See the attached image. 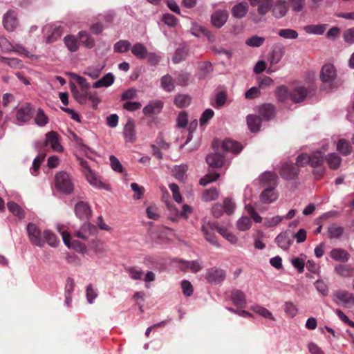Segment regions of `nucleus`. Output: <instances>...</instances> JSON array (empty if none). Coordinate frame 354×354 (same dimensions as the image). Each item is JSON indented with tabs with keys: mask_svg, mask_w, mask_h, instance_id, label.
Instances as JSON below:
<instances>
[{
	"mask_svg": "<svg viewBox=\"0 0 354 354\" xmlns=\"http://www.w3.org/2000/svg\"><path fill=\"white\" fill-rule=\"evenodd\" d=\"M212 147L214 151L206 157V162L212 168H219L223 166L225 152L239 153L243 149L240 143L232 140H225L223 142L214 140L212 142Z\"/></svg>",
	"mask_w": 354,
	"mask_h": 354,
	"instance_id": "f257e3e1",
	"label": "nucleus"
},
{
	"mask_svg": "<svg viewBox=\"0 0 354 354\" xmlns=\"http://www.w3.org/2000/svg\"><path fill=\"white\" fill-rule=\"evenodd\" d=\"M55 186L59 191L65 194H70L74 189L72 178L66 171H60L56 174Z\"/></svg>",
	"mask_w": 354,
	"mask_h": 354,
	"instance_id": "f03ea898",
	"label": "nucleus"
},
{
	"mask_svg": "<svg viewBox=\"0 0 354 354\" xmlns=\"http://www.w3.org/2000/svg\"><path fill=\"white\" fill-rule=\"evenodd\" d=\"M15 118L19 124L29 122L33 116L34 106L28 102H25L16 108Z\"/></svg>",
	"mask_w": 354,
	"mask_h": 354,
	"instance_id": "7ed1b4c3",
	"label": "nucleus"
},
{
	"mask_svg": "<svg viewBox=\"0 0 354 354\" xmlns=\"http://www.w3.org/2000/svg\"><path fill=\"white\" fill-rule=\"evenodd\" d=\"M46 138L45 141L43 142H38L35 145V147L37 149H39L41 147H45L48 145H50V147L53 150L61 152L63 150L62 146L60 145L59 138L60 136L55 131H50L46 135Z\"/></svg>",
	"mask_w": 354,
	"mask_h": 354,
	"instance_id": "20e7f679",
	"label": "nucleus"
},
{
	"mask_svg": "<svg viewBox=\"0 0 354 354\" xmlns=\"http://www.w3.org/2000/svg\"><path fill=\"white\" fill-rule=\"evenodd\" d=\"M205 278L207 283L217 285L225 279L226 271L218 267H212L207 269Z\"/></svg>",
	"mask_w": 354,
	"mask_h": 354,
	"instance_id": "39448f33",
	"label": "nucleus"
},
{
	"mask_svg": "<svg viewBox=\"0 0 354 354\" xmlns=\"http://www.w3.org/2000/svg\"><path fill=\"white\" fill-rule=\"evenodd\" d=\"M333 301L337 305H342L345 308L354 306V295L348 291L338 290L333 292Z\"/></svg>",
	"mask_w": 354,
	"mask_h": 354,
	"instance_id": "423d86ee",
	"label": "nucleus"
},
{
	"mask_svg": "<svg viewBox=\"0 0 354 354\" xmlns=\"http://www.w3.org/2000/svg\"><path fill=\"white\" fill-rule=\"evenodd\" d=\"M299 173V169L293 163L285 162L282 164L279 174L286 180H293L296 178Z\"/></svg>",
	"mask_w": 354,
	"mask_h": 354,
	"instance_id": "0eeeda50",
	"label": "nucleus"
},
{
	"mask_svg": "<svg viewBox=\"0 0 354 354\" xmlns=\"http://www.w3.org/2000/svg\"><path fill=\"white\" fill-rule=\"evenodd\" d=\"M27 232L28 237L32 244L36 245L38 247H43L44 245V241L41 236V230L34 223H29L27 226Z\"/></svg>",
	"mask_w": 354,
	"mask_h": 354,
	"instance_id": "6e6552de",
	"label": "nucleus"
},
{
	"mask_svg": "<svg viewBox=\"0 0 354 354\" xmlns=\"http://www.w3.org/2000/svg\"><path fill=\"white\" fill-rule=\"evenodd\" d=\"M75 213L81 220H89L92 215V210L87 202L79 201L75 205Z\"/></svg>",
	"mask_w": 354,
	"mask_h": 354,
	"instance_id": "1a4fd4ad",
	"label": "nucleus"
},
{
	"mask_svg": "<svg viewBox=\"0 0 354 354\" xmlns=\"http://www.w3.org/2000/svg\"><path fill=\"white\" fill-rule=\"evenodd\" d=\"M337 77V71L335 66L331 64H324L320 72V79L326 84L332 83Z\"/></svg>",
	"mask_w": 354,
	"mask_h": 354,
	"instance_id": "9d476101",
	"label": "nucleus"
},
{
	"mask_svg": "<svg viewBox=\"0 0 354 354\" xmlns=\"http://www.w3.org/2000/svg\"><path fill=\"white\" fill-rule=\"evenodd\" d=\"M97 232V227L90 223H84L81 228L75 232V236L83 240H87L91 235Z\"/></svg>",
	"mask_w": 354,
	"mask_h": 354,
	"instance_id": "9b49d317",
	"label": "nucleus"
},
{
	"mask_svg": "<svg viewBox=\"0 0 354 354\" xmlns=\"http://www.w3.org/2000/svg\"><path fill=\"white\" fill-rule=\"evenodd\" d=\"M308 94V89L304 86H296L290 91L289 98L295 103L304 101Z\"/></svg>",
	"mask_w": 354,
	"mask_h": 354,
	"instance_id": "f8f14e48",
	"label": "nucleus"
},
{
	"mask_svg": "<svg viewBox=\"0 0 354 354\" xmlns=\"http://www.w3.org/2000/svg\"><path fill=\"white\" fill-rule=\"evenodd\" d=\"M288 8L287 0H277L272 10V15L277 19L282 18L287 13Z\"/></svg>",
	"mask_w": 354,
	"mask_h": 354,
	"instance_id": "ddd939ff",
	"label": "nucleus"
},
{
	"mask_svg": "<svg viewBox=\"0 0 354 354\" xmlns=\"http://www.w3.org/2000/svg\"><path fill=\"white\" fill-rule=\"evenodd\" d=\"M214 71L213 66L209 62H201L198 65L197 77L199 80L209 78Z\"/></svg>",
	"mask_w": 354,
	"mask_h": 354,
	"instance_id": "4468645a",
	"label": "nucleus"
},
{
	"mask_svg": "<svg viewBox=\"0 0 354 354\" xmlns=\"http://www.w3.org/2000/svg\"><path fill=\"white\" fill-rule=\"evenodd\" d=\"M3 27L8 31H13L17 26L16 12L13 10H8L3 17Z\"/></svg>",
	"mask_w": 354,
	"mask_h": 354,
	"instance_id": "2eb2a0df",
	"label": "nucleus"
},
{
	"mask_svg": "<svg viewBox=\"0 0 354 354\" xmlns=\"http://www.w3.org/2000/svg\"><path fill=\"white\" fill-rule=\"evenodd\" d=\"M227 18L228 13L227 11L218 10L212 15L211 21L214 26L220 28L225 24Z\"/></svg>",
	"mask_w": 354,
	"mask_h": 354,
	"instance_id": "dca6fc26",
	"label": "nucleus"
},
{
	"mask_svg": "<svg viewBox=\"0 0 354 354\" xmlns=\"http://www.w3.org/2000/svg\"><path fill=\"white\" fill-rule=\"evenodd\" d=\"M124 138L126 142H133L136 140L134 121L129 118L124 128Z\"/></svg>",
	"mask_w": 354,
	"mask_h": 354,
	"instance_id": "f3484780",
	"label": "nucleus"
},
{
	"mask_svg": "<svg viewBox=\"0 0 354 354\" xmlns=\"http://www.w3.org/2000/svg\"><path fill=\"white\" fill-rule=\"evenodd\" d=\"M277 245L284 250H287L293 243V239L290 235V232H284L280 233L275 239Z\"/></svg>",
	"mask_w": 354,
	"mask_h": 354,
	"instance_id": "a211bd4d",
	"label": "nucleus"
},
{
	"mask_svg": "<svg viewBox=\"0 0 354 354\" xmlns=\"http://www.w3.org/2000/svg\"><path fill=\"white\" fill-rule=\"evenodd\" d=\"M276 108L272 104H263L259 106L258 112L259 115L265 120H270L275 115Z\"/></svg>",
	"mask_w": 354,
	"mask_h": 354,
	"instance_id": "6ab92c4d",
	"label": "nucleus"
},
{
	"mask_svg": "<svg viewBox=\"0 0 354 354\" xmlns=\"http://www.w3.org/2000/svg\"><path fill=\"white\" fill-rule=\"evenodd\" d=\"M278 176L272 171H266L260 176L262 184L268 186L269 188H275L277 185Z\"/></svg>",
	"mask_w": 354,
	"mask_h": 354,
	"instance_id": "aec40b11",
	"label": "nucleus"
},
{
	"mask_svg": "<svg viewBox=\"0 0 354 354\" xmlns=\"http://www.w3.org/2000/svg\"><path fill=\"white\" fill-rule=\"evenodd\" d=\"M203 266L198 261H184L181 260L179 262V268L182 271H187L190 270L192 272L196 273L202 269Z\"/></svg>",
	"mask_w": 354,
	"mask_h": 354,
	"instance_id": "412c9836",
	"label": "nucleus"
},
{
	"mask_svg": "<svg viewBox=\"0 0 354 354\" xmlns=\"http://www.w3.org/2000/svg\"><path fill=\"white\" fill-rule=\"evenodd\" d=\"M231 299L234 306L239 308H245L246 306V297L243 292L240 290H233L231 292Z\"/></svg>",
	"mask_w": 354,
	"mask_h": 354,
	"instance_id": "4be33fe9",
	"label": "nucleus"
},
{
	"mask_svg": "<svg viewBox=\"0 0 354 354\" xmlns=\"http://www.w3.org/2000/svg\"><path fill=\"white\" fill-rule=\"evenodd\" d=\"M284 47L281 46H276L270 52L268 57V61L271 64H277L281 61L283 56L284 55Z\"/></svg>",
	"mask_w": 354,
	"mask_h": 354,
	"instance_id": "5701e85b",
	"label": "nucleus"
},
{
	"mask_svg": "<svg viewBox=\"0 0 354 354\" xmlns=\"http://www.w3.org/2000/svg\"><path fill=\"white\" fill-rule=\"evenodd\" d=\"M163 107V103L161 101H154L143 108L142 112L145 115H151L158 114Z\"/></svg>",
	"mask_w": 354,
	"mask_h": 354,
	"instance_id": "b1692460",
	"label": "nucleus"
},
{
	"mask_svg": "<svg viewBox=\"0 0 354 354\" xmlns=\"http://www.w3.org/2000/svg\"><path fill=\"white\" fill-rule=\"evenodd\" d=\"M247 124L252 132H258L261 125V118L256 115H249L247 117Z\"/></svg>",
	"mask_w": 354,
	"mask_h": 354,
	"instance_id": "393cba45",
	"label": "nucleus"
},
{
	"mask_svg": "<svg viewBox=\"0 0 354 354\" xmlns=\"http://www.w3.org/2000/svg\"><path fill=\"white\" fill-rule=\"evenodd\" d=\"M248 11V5L246 2H241L235 5L232 9V15L237 19L243 18Z\"/></svg>",
	"mask_w": 354,
	"mask_h": 354,
	"instance_id": "a878e982",
	"label": "nucleus"
},
{
	"mask_svg": "<svg viewBox=\"0 0 354 354\" xmlns=\"http://www.w3.org/2000/svg\"><path fill=\"white\" fill-rule=\"evenodd\" d=\"M160 86L167 92H172L175 88V80L169 74L163 75L160 79Z\"/></svg>",
	"mask_w": 354,
	"mask_h": 354,
	"instance_id": "bb28decb",
	"label": "nucleus"
},
{
	"mask_svg": "<svg viewBox=\"0 0 354 354\" xmlns=\"http://www.w3.org/2000/svg\"><path fill=\"white\" fill-rule=\"evenodd\" d=\"M191 32L196 37L204 35L207 37L210 41H213L214 40V36L211 33V32L199 25H194L191 28Z\"/></svg>",
	"mask_w": 354,
	"mask_h": 354,
	"instance_id": "cd10ccee",
	"label": "nucleus"
},
{
	"mask_svg": "<svg viewBox=\"0 0 354 354\" xmlns=\"http://www.w3.org/2000/svg\"><path fill=\"white\" fill-rule=\"evenodd\" d=\"M115 77L111 73L106 74L103 77L94 82L93 88H97L100 87H108L114 82Z\"/></svg>",
	"mask_w": 354,
	"mask_h": 354,
	"instance_id": "c85d7f7f",
	"label": "nucleus"
},
{
	"mask_svg": "<svg viewBox=\"0 0 354 354\" xmlns=\"http://www.w3.org/2000/svg\"><path fill=\"white\" fill-rule=\"evenodd\" d=\"M210 222L207 223L206 224H203L202 225L201 230L204 234L205 239L212 244L214 246L219 247V244L216 240V237L214 234L212 232L214 230H211L209 227Z\"/></svg>",
	"mask_w": 354,
	"mask_h": 354,
	"instance_id": "c756f323",
	"label": "nucleus"
},
{
	"mask_svg": "<svg viewBox=\"0 0 354 354\" xmlns=\"http://www.w3.org/2000/svg\"><path fill=\"white\" fill-rule=\"evenodd\" d=\"M131 53L138 59H146V56L147 55V49L146 46H145L141 43L135 44L131 48Z\"/></svg>",
	"mask_w": 354,
	"mask_h": 354,
	"instance_id": "7c9ffc66",
	"label": "nucleus"
},
{
	"mask_svg": "<svg viewBox=\"0 0 354 354\" xmlns=\"http://www.w3.org/2000/svg\"><path fill=\"white\" fill-rule=\"evenodd\" d=\"M71 93L73 96V97L80 104H85L87 100L88 97V91L86 90H82L81 91L78 90L77 88L75 86V85L73 84L71 86Z\"/></svg>",
	"mask_w": 354,
	"mask_h": 354,
	"instance_id": "2f4dec72",
	"label": "nucleus"
},
{
	"mask_svg": "<svg viewBox=\"0 0 354 354\" xmlns=\"http://www.w3.org/2000/svg\"><path fill=\"white\" fill-rule=\"evenodd\" d=\"M337 150L342 156H346L351 153L353 148L349 141L342 138L339 140L337 143Z\"/></svg>",
	"mask_w": 354,
	"mask_h": 354,
	"instance_id": "473e14b6",
	"label": "nucleus"
},
{
	"mask_svg": "<svg viewBox=\"0 0 354 354\" xmlns=\"http://www.w3.org/2000/svg\"><path fill=\"white\" fill-rule=\"evenodd\" d=\"M330 256L335 261L341 262H346L349 259V254L344 250L335 248L331 250Z\"/></svg>",
	"mask_w": 354,
	"mask_h": 354,
	"instance_id": "72a5a7b5",
	"label": "nucleus"
},
{
	"mask_svg": "<svg viewBox=\"0 0 354 354\" xmlns=\"http://www.w3.org/2000/svg\"><path fill=\"white\" fill-rule=\"evenodd\" d=\"M274 188H266L262 192L260 198L263 203H270L274 202L277 198V195L274 192Z\"/></svg>",
	"mask_w": 354,
	"mask_h": 354,
	"instance_id": "f704fd0d",
	"label": "nucleus"
},
{
	"mask_svg": "<svg viewBox=\"0 0 354 354\" xmlns=\"http://www.w3.org/2000/svg\"><path fill=\"white\" fill-rule=\"evenodd\" d=\"M189 50L186 46H182L178 48L172 57V62L174 64H178L187 58L188 55Z\"/></svg>",
	"mask_w": 354,
	"mask_h": 354,
	"instance_id": "c9c22d12",
	"label": "nucleus"
},
{
	"mask_svg": "<svg viewBox=\"0 0 354 354\" xmlns=\"http://www.w3.org/2000/svg\"><path fill=\"white\" fill-rule=\"evenodd\" d=\"M336 273L342 277H348L354 274V268L349 265L339 264L335 267Z\"/></svg>",
	"mask_w": 354,
	"mask_h": 354,
	"instance_id": "e433bc0d",
	"label": "nucleus"
},
{
	"mask_svg": "<svg viewBox=\"0 0 354 354\" xmlns=\"http://www.w3.org/2000/svg\"><path fill=\"white\" fill-rule=\"evenodd\" d=\"M78 36L81 43L88 48H92L95 46V39L86 31H80Z\"/></svg>",
	"mask_w": 354,
	"mask_h": 354,
	"instance_id": "4c0bfd02",
	"label": "nucleus"
},
{
	"mask_svg": "<svg viewBox=\"0 0 354 354\" xmlns=\"http://www.w3.org/2000/svg\"><path fill=\"white\" fill-rule=\"evenodd\" d=\"M326 160L332 169H337L342 162V158L335 153H328L326 156Z\"/></svg>",
	"mask_w": 354,
	"mask_h": 354,
	"instance_id": "58836bf2",
	"label": "nucleus"
},
{
	"mask_svg": "<svg viewBox=\"0 0 354 354\" xmlns=\"http://www.w3.org/2000/svg\"><path fill=\"white\" fill-rule=\"evenodd\" d=\"M64 41L69 51L73 53L79 49L78 41L73 35H66L64 39Z\"/></svg>",
	"mask_w": 354,
	"mask_h": 354,
	"instance_id": "ea45409f",
	"label": "nucleus"
},
{
	"mask_svg": "<svg viewBox=\"0 0 354 354\" xmlns=\"http://www.w3.org/2000/svg\"><path fill=\"white\" fill-rule=\"evenodd\" d=\"M326 26V24L308 25L304 27V30L308 34L322 35Z\"/></svg>",
	"mask_w": 354,
	"mask_h": 354,
	"instance_id": "a19ab883",
	"label": "nucleus"
},
{
	"mask_svg": "<svg viewBox=\"0 0 354 354\" xmlns=\"http://www.w3.org/2000/svg\"><path fill=\"white\" fill-rule=\"evenodd\" d=\"M324 161V153L321 151H317L309 156V165L313 167H319Z\"/></svg>",
	"mask_w": 354,
	"mask_h": 354,
	"instance_id": "79ce46f5",
	"label": "nucleus"
},
{
	"mask_svg": "<svg viewBox=\"0 0 354 354\" xmlns=\"http://www.w3.org/2000/svg\"><path fill=\"white\" fill-rule=\"evenodd\" d=\"M84 174L90 184L95 187L108 189L106 186L96 178L95 174L91 170L84 173Z\"/></svg>",
	"mask_w": 354,
	"mask_h": 354,
	"instance_id": "37998d69",
	"label": "nucleus"
},
{
	"mask_svg": "<svg viewBox=\"0 0 354 354\" xmlns=\"http://www.w3.org/2000/svg\"><path fill=\"white\" fill-rule=\"evenodd\" d=\"M131 44L127 40H120L114 44V51L119 53L127 52L131 48Z\"/></svg>",
	"mask_w": 354,
	"mask_h": 354,
	"instance_id": "c03bdc74",
	"label": "nucleus"
},
{
	"mask_svg": "<svg viewBox=\"0 0 354 354\" xmlns=\"http://www.w3.org/2000/svg\"><path fill=\"white\" fill-rule=\"evenodd\" d=\"M190 102L191 97L187 95L178 94L174 99V104L180 108L189 106Z\"/></svg>",
	"mask_w": 354,
	"mask_h": 354,
	"instance_id": "a18cd8bd",
	"label": "nucleus"
},
{
	"mask_svg": "<svg viewBox=\"0 0 354 354\" xmlns=\"http://www.w3.org/2000/svg\"><path fill=\"white\" fill-rule=\"evenodd\" d=\"M34 120L36 124L39 127H44L46 124H47L49 122L48 116L45 114L44 111L41 109H39L37 110Z\"/></svg>",
	"mask_w": 354,
	"mask_h": 354,
	"instance_id": "49530a36",
	"label": "nucleus"
},
{
	"mask_svg": "<svg viewBox=\"0 0 354 354\" xmlns=\"http://www.w3.org/2000/svg\"><path fill=\"white\" fill-rule=\"evenodd\" d=\"M328 232L330 239L339 238L343 234L344 229L337 224H332L328 227Z\"/></svg>",
	"mask_w": 354,
	"mask_h": 354,
	"instance_id": "de8ad7c7",
	"label": "nucleus"
},
{
	"mask_svg": "<svg viewBox=\"0 0 354 354\" xmlns=\"http://www.w3.org/2000/svg\"><path fill=\"white\" fill-rule=\"evenodd\" d=\"M7 207L9 211L13 214L16 215L20 218H24V211L18 204L13 201H10L7 203Z\"/></svg>",
	"mask_w": 354,
	"mask_h": 354,
	"instance_id": "09e8293b",
	"label": "nucleus"
},
{
	"mask_svg": "<svg viewBox=\"0 0 354 354\" xmlns=\"http://www.w3.org/2000/svg\"><path fill=\"white\" fill-rule=\"evenodd\" d=\"M191 74L187 72H182L177 75L176 84L185 86L188 85L191 80Z\"/></svg>",
	"mask_w": 354,
	"mask_h": 354,
	"instance_id": "8fccbe9b",
	"label": "nucleus"
},
{
	"mask_svg": "<svg viewBox=\"0 0 354 354\" xmlns=\"http://www.w3.org/2000/svg\"><path fill=\"white\" fill-rule=\"evenodd\" d=\"M265 41V38L263 37H259L257 35H254L250 38H248L245 41V44L252 47H259L263 45Z\"/></svg>",
	"mask_w": 354,
	"mask_h": 354,
	"instance_id": "3c124183",
	"label": "nucleus"
},
{
	"mask_svg": "<svg viewBox=\"0 0 354 354\" xmlns=\"http://www.w3.org/2000/svg\"><path fill=\"white\" fill-rule=\"evenodd\" d=\"M290 91L286 86H281L276 90V95L280 102H284L286 99L289 98Z\"/></svg>",
	"mask_w": 354,
	"mask_h": 354,
	"instance_id": "603ef678",
	"label": "nucleus"
},
{
	"mask_svg": "<svg viewBox=\"0 0 354 354\" xmlns=\"http://www.w3.org/2000/svg\"><path fill=\"white\" fill-rule=\"evenodd\" d=\"M44 236L48 245L53 247H56L59 243L57 237L54 233L50 230H44Z\"/></svg>",
	"mask_w": 354,
	"mask_h": 354,
	"instance_id": "864d4df0",
	"label": "nucleus"
},
{
	"mask_svg": "<svg viewBox=\"0 0 354 354\" xmlns=\"http://www.w3.org/2000/svg\"><path fill=\"white\" fill-rule=\"evenodd\" d=\"M251 225L252 221L250 218L247 216H243L237 221V227L241 231L248 230L250 228Z\"/></svg>",
	"mask_w": 354,
	"mask_h": 354,
	"instance_id": "5fc2aeb1",
	"label": "nucleus"
},
{
	"mask_svg": "<svg viewBox=\"0 0 354 354\" xmlns=\"http://www.w3.org/2000/svg\"><path fill=\"white\" fill-rule=\"evenodd\" d=\"M272 5V0H262L257 8L258 13L261 15H265L270 10Z\"/></svg>",
	"mask_w": 354,
	"mask_h": 354,
	"instance_id": "6e6d98bb",
	"label": "nucleus"
},
{
	"mask_svg": "<svg viewBox=\"0 0 354 354\" xmlns=\"http://www.w3.org/2000/svg\"><path fill=\"white\" fill-rule=\"evenodd\" d=\"M46 155L44 153H40L37 158H35L32 162V167L30 169L31 174L34 176L37 175V173L40 167L42 161L44 160Z\"/></svg>",
	"mask_w": 354,
	"mask_h": 354,
	"instance_id": "4d7b16f0",
	"label": "nucleus"
},
{
	"mask_svg": "<svg viewBox=\"0 0 354 354\" xmlns=\"http://www.w3.org/2000/svg\"><path fill=\"white\" fill-rule=\"evenodd\" d=\"M125 270L129 274V277L134 280L140 279L143 275V272L135 267L126 268Z\"/></svg>",
	"mask_w": 354,
	"mask_h": 354,
	"instance_id": "13d9d810",
	"label": "nucleus"
},
{
	"mask_svg": "<svg viewBox=\"0 0 354 354\" xmlns=\"http://www.w3.org/2000/svg\"><path fill=\"white\" fill-rule=\"evenodd\" d=\"M279 35L286 39H296L298 37V33L296 30L292 29H281L279 32Z\"/></svg>",
	"mask_w": 354,
	"mask_h": 354,
	"instance_id": "bf43d9fd",
	"label": "nucleus"
},
{
	"mask_svg": "<svg viewBox=\"0 0 354 354\" xmlns=\"http://www.w3.org/2000/svg\"><path fill=\"white\" fill-rule=\"evenodd\" d=\"M219 174L213 172L206 174L204 177L201 178L200 184L205 186L207 184L216 180L219 177Z\"/></svg>",
	"mask_w": 354,
	"mask_h": 354,
	"instance_id": "052dcab7",
	"label": "nucleus"
},
{
	"mask_svg": "<svg viewBox=\"0 0 354 354\" xmlns=\"http://www.w3.org/2000/svg\"><path fill=\"white\" fill-rule=\"evenodd\" d=\"M218 193L216 189H206L203 194V199L205 201H210L218 197Z\"/></svg>",
	"mask_w": 354,
	"mask_h": 354,
	"instance_id": "680f3d73",
	"label": "nucleus"
},
{
	"mask_svg": "<svg viewBox=\"0 0 354 354\" xmlns=\"http://www.w3.org/2000/svg\"><path fill=\"white\" fill-rule=\"evenodd\" d=\"M1 60L6 64H8L9 66L12 68H22L23 67V63L22 62L17 58H6V57H1Z\"/></svg>",
	"mask_w": 354,
	"mask_h": 354,
	"instance_id": "e2e57ef3",
	"label": "nucleus"
},
{
	"mask_svg": "<svg viewBox=\"0 0 354 354\" xmlns=\"http://www.w3.org/2000/svg\"><path fill=\"white\" fill-rule=\"evenodd\" d=\"M223 206L224 208V212L229 215L234 212L236 207L235 203L228 198L224 199Z\"/></svg>",
	"mask_w": 354,
	"mask_h": 354,
	"instance_id": "0e129e2a",
	"label": "nucleus"
},
{
	"mask_svg": "<svg viewBox=\"0 0 354 354\" xmlns=\"http://www.w3.org/2000/svg\"><path fill=\"white\" fill-rule=\"evenodd\" d=\"M131 187L132 190L135 192V194L133 196L134 199H141L143 197L145 189L143 187L139 186L136 183H132L131 184Z\"/></svg>",
	"mask_w": 354,
	"mask_h": 354,
	"instance_id": "69168bd1",
	"label": "nucleus"
},
{
	"mask_svg": "<svg viewBox=\"0 0 354 354\" xmlns=\"http://www.w3.org/2000/svg\"><path fill=\"white\" fill-rule=\"evenodd\" d=\"M245 209L248 212L250 217L254 220V222L260 223L262 222V218L256 212L254 208L251 205H246Z\"/></svg>",
	"mask_w": 354,
	"mask_h": 354,
	"instance_id": "338daca9",
	"label": "nucleus"
},
{
	"mask_svg": "<svg viewBox=\"0 0 354 354\" xmlns=\"http://www.w3.org/2000/svg\"><path fill=\"white\" fill-rule=\"evenodd\" d=\"M283 220V217L275 216L272 218H266L263 221V225L266 227H270L278 225Z\"/></svg>",
	"mask_w": 354,
	"mask_h": 354,
	"instance_id": "774afa93",
	"label": "nucleus"
}]
</instances>
